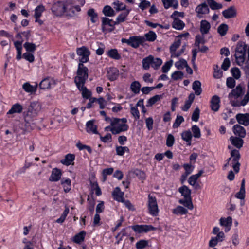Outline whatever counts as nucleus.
I'll return each instance as SVG.
<instances>
[{
	"mask_svg": "<svg viewBox=\"0 0 249 249\" xmlns=\"http://www.w3.org/2000/svg\"><path fill=\"white\" fill-rule=\"evenodd\" d=\"M230 141L233 146L238 149L241 148L243 146L244 141L242 138L231 136L230 138Z\"/></svg>",
	"mask_w": 249,
	"mask_h": 249,
	"instance_id": "b1692460",
	"label": "nucleus"
},
{
	"mask_svg": "<svg viewBox=\"0 0 249 249\" xmlns=\"http://www.w3.org/2000/svg\"><path fill=\"white\" fill-rule=\"evenodd\" d=\"M37 86V83H36V85L33 86L29 83L26 82L22 85V88L26 92L33 93L36 91Z\"/></svg>",
	"mask_w": 249,
	"mask_h": 249,
	"instance_id": "2f4dec72",
	"label": "nucleus"
},
{
	"mask_svg": "<svg viewBox=\"0 0 249 249\" xmlns=\"http://www.w3.org/2000/svg\"><path fill=\"white\" fill-rule=\"evenodd\" d=\"M107 55L109 57L115 60H119L121 58L116 49H111L108 50Z\"/></svg>",
	"mask_w": 249,
	"mask_h": 249,
	"instance_id": "e433bc0d",
	"label": "nucleus"
},
{
	"mask_svg": "<svg viewBox=\"0 0 249 249\" xmlns=\"http://www.w3.org/2000/svg\"><path fill=\"white\" fill-rule=\"evenodd\" d=\"M153 61V56L151 55L143 58L142 61V68L144 70H148L150 66H152V63Z\"/></svg>",
	"mask_w": 249,
	"mask_h": 249,
	"instance_id": "7c9ffc66",
	"label": "nucleus"
},
{
	"mask_svg": "<svg viewBox=\"0 0 249 249\" xmlns=\"http://www.w3.org/2000/svg\"><path fill=\"white\" fill-rule=\"evenodd\" d=\"M132 228L136 232L138 233H146L150 231H155L156 228L152 225H136L126 227L123 229L121 231L118 233L116 236V238L120 237L119 239L117 242V244L122 240L123 237H129L131 235V231L130 228Z\"/></svg>",
	"mask_w": 249,
	"mask_h": 249,
	"instance_id": "f03ea898",
	"label": "nucleus"
},
{
	"mask_svg": "<svg viewBox=\"0 0 249 249\" xmlns=\"http://www.w3.org/2000/svg\"><path fill=\"white\" fill-rule=\"evenodd\" d=\"M195 11L197 14V17H200L199 15L207 14L209 13L210 10L206 2H203L198 5L196 8Z\"/></svg>",
	"mask_w": 249,
	"mask_h": 249,
	"instance_id": "4468645a",
	"label": "nucleus"
},
{
	"mask_svg": "<svg viewBox=\"0 0 249 249\" xmlns=\"http://www.w3.org/2000/svg\"><path fill=\"white\" fill-rule=\"evenodd\" d=\"M40 109L41 106L40 104L38 102H33L31 103L27 112L33 116H36Z\"/></svg>",
	"mask_w": 249,
	"mask_h": 249,
	"instance_id": "f8f14e48",
	"label": "nucleus"
},
{
	"mask_svg": "<svg viewBox=\"0 0 249 249\" xmlns=\"http://www.w3.org/2000/svg\"><path fill=\"white\" fill-rule=\"evenodd\" d=\"M187 61L183 59H180L179 61L176 62L175 64L176 68L178 70H182L185 68V66H187Z\"/></svg>",
	"mask_w": 249,
	"mask_h": 249,
	"instance_id": "bf43d9fd",
	"label": "nucleus"
},
{
	"mask_svg": "<svg viewBox=\"0 0 249 249\" xmlns=\"http://www.w3.org/2000/svg\"><path fill=\"white\" fill-rule=\"evenodd\" d=\"M76 53L80 57L79 63L88 62L89 61V56L90 54V52L86 46H83L76 49Z\"/></svg>",
	"mask_w": 249,
	"mask_h": 249,
	"instance_id": "1a4fd4ad",
	"label": "nucleus"
},
{
	"mask_svg": "<svg viewBox=\"0 0 249 249\" xmlns=\"http://www.w3.org/2000/svg\"><path fill=\"white\" fill-rule=\"evenodd\" d=\"M245 179H243L242 180L241 187L240 189V191L237 192L235 196L238 199L241 200H244L245 197Z\"/></svg>",
	"mask_w": 249,
	"mask_h": 249,
	"instance_id": "bb28decb",
	"label": "nucleus"
},
{
	"mask_svg": "<svg viewBox=\"0 0 249 249\" xmlns=\"http://www.w3.org/2000/svg\"><path fill=\"white\" fill-rule=\"evenodd\" d=\"M231 73L233 76V77L238 79L241 76V73L239 69L237 67H234L231 69Z\"/></svg>",
	"mask_w": 249,
	"mask_h": 249,
	"instance_id": "69168bd1",
	"label": "nucleus"
},
{
	"mask_svg": "<svg viewBox=\"0 0 249 249\" xmlns=\"http://www.w3.org/2000/svg\"><path fill=\"white\" fill-rule=\"evenodd\" d=\"M86 232L84 231H80L79 233L76 234L73 237V242L76 243L80 244L84 241L86 235Z\"/></svg>",
	"mask_w": 249,
	"mask_h": 249,
	"instance_id": "37998d69",
	"label": "nucleus"
},
{
	"mask_svg": "<svg viewBox=\"0 0 249 249\" xmlns=\"http://www.w3.org/2000/svg\"><path fill=\"white\" fill-rule=\"evenodd\" d=\"M201 83L198 80L195 81L192 84V88L196 95H199L202 92Z\"/></svg>",
	"mask_w": 249,
	"mask_h": 249,
	"instance_id": "c9c22d12",
	"label": "nucleus"
},
{
	"mask_svg": "<svg viewBox=\"0 0 249 249\" xmlns=\"http://www.w3.org/2000/svg\"><path fill=\"white\" fill-rule=\"evenodd\" d=\"M74 159L75 155L74 154H68L65 156L64 159L60 160V162L63 165L69 166L73 164Z\"/></svg>",
	"mask_w": 249,
	"mask_h": 249,
	"instance_id": "5701e85b",
	"label": "nucleus"
},
{
	"mask_svg": "<svg viewBox=\"0 0 249 249\" xmlns=\"http://www.w3.org/2000/svg\"><path fill=\"white\" fill-rule=\"evenodd\" d=\"M87 14L90 18L91 21L93 23H95L98 18V15L95 12L94 9L93 8L89 9L88 11Z\"/></svg>",
	"mask_w": 249,
	"mask_h": 249,
	"instance_id": "864d4df0",
	"label": "nucleus"
},
{
	"mask_svg": "<svg viewBox=\"0 0 249 249\" xmlns=\"http://www.w3.org/2000/svg\"><path fill=\"white\" fill-rule=\"evenodd\" d=\"M233 131L235 135H238L240 138H244L246 136L245 129L239 124H235L233 126Z\"/></svg>",
	"mask_w": 249,
	"mask_h": 249,
	"instance_id": "6ab92c4d",
	"label": "nucleus"
},
{
	"mask_svg": "<svg viewBox=\"0 0 249 249\" xmlns=\"http://www.w3.org/2000/svg\"><path fill=\"white\" fill-rule=\"evenodd\" d=\"M78 89L81 91L82 97L85 99H89L91 96V92L84 86V84H80Z\"/></svg>",
	"mask_w": 249,
	"mask_h": 249,
	"instance_id": "cd10ccee",
	"label": "nucleus"
},
{
	"mask_svg": "<svg viewBox=\"0 0 249 249\" xmlns=\"http://www.w3.org/2000/svg\"><path fill=\"white\" fill-rule=\"evenodd\" d=\"M193 134V136L196 138H199L201 136L200 130L198 126L194 125L191 128Z\"/></svg>",
	"mask_w": 249,
	"mask_h": 249,
	"instance_id": "052dcab7",
	"label": "nucleus"
},
{
	"mask_svg": "<svg viewBox=\"0 0 249 249\" xmlns=\"http://www.w3.org/2000/svg\"><path fill=\"white\" fill-rule=\"evenodd\" d=\"M61 170L57 168L53 169L51 175L49 178V181L52 182H56L59 180L62 176Z\"/></svg>",
	"mask_w": 249,
	"mask_h": 249,
	"instance_id": "2eb2a0df",
	"label": "nucleus"
},
{
	"mask_svg": "<svg viewBox=\"0 0 249 249\" xmlns=\"http://www.w3.org/2000/svg\"><path fill=\"white\" fill-rule=\"evenodd\" d=\"M102 12L103 14L107 17H113L116 14L114 10L111 6L108 5L105 6L103 8Z\"/></svg>",
	"mask_w": 249,
	"mask_h": 249,
	"instance_id": "79ce46f5",
	"label": "nucleus"
},
{
	"mask_svg": "<svg viewBox=\"0 0 249 249\" xmlns=\"http://www.w3.org/2000/svg\"><path fill=\"white\" fill-rule=\"evenodd\" d=\"M112 4L114 6V8L117 12L126 9V6L118 0L114 1Z\"/></svg>",
	"mask_w": 249,
	"mask_h": 249,
	"instance_id": "6e6d98bb",
	"label": "nucleus"
},
{
	"mask_svg": "<svg viewBox=\"0 0 249 249\" xmlns=\"http://www.w3.org/2000/svg\"><path fill=\"white\" fill-rule=\"evenodd\" d=\"M69 212V208L68 206H66L65 210L63 212V213L61 214V216L59 218L56 220V222L58 223H62L66 219L67 215H68Z\"/></svg>",
	"mask_w": 249,
	"mask_h": 249,
	"instance_id": "13d9d810",
	"label": "nucleus"
},
{
	"mask_svg": "<svg viewBox=\"0 0 249 249\" xmlns=\"http://www.w3.org/2000/svg\"><path fill=\"white\" fill-rule=\"evenodd\" d=\"M127 119L125 118L122 119L113 118L111 120L110 125L112 128L110 131L113 134L116 135L122 132L127 131L129 126L126 124Z\"/></svg>",
	"mask_w": 249,
	"mask_h": 249,
	"instance_id": "7ed1b4c3",
	"label": "nucleus"
},
{
	"mask_svg": "<svg viewBox=\"0 0 249 249\" xmlns=\"http://www.w3.org/2000/svg\"><path fill=\"white\" fill-rule=\"evenodd\" d=\"M245 87L242 84L238 85L229 94L228 98L230 104L234 107H240L246 106L249 101V97L246 98V94L242 98L245 93Z\"/></svg>",
	"mask_w": 249,
	"mask_h": 249,
	"instance_id": "f257e3e1",
	"label": "nucleus"
},
{
	"mask_svg": "<svg viewBox=\"0 0 249 249\" xmlns=\"http://www.w3.org/2000/svg\"><path fill=\"white\" fill-rule=\"evenodd\" d=\"M116 154L119 156H123L125 152H129V148L126 147H123L121 146H116Z\"/></svg>",
	"mask_w": 249,
	"mask_h": 249,
	"instance_id": "4d7b16f0",
	"label": "nucleus"
},
{
	"mask_svg": "<svg viewBox=\"0 0 249 249\" xmlns=\"http://www.w3.org/2000/svg\"><path fill=\"white\" fill-rule=\"evenodd\" d=\"M183 73L181 71H176L173 72L171 75V78L174 80H178V79H182L183 77Z\"/></svg>",
	"mask_w": 249,
	"mask_h": 249,
	"instance_id": "680f3d73",
	"label": "nucleus"
},
{
	"mask_svg": "<svg viewBox=\"0 0 249 249\" xmlns=\"http://www.w3.org/2000/svg\"><path fill=\"white\" fill-rule=\"evenodd\" d=\"M54 85V81L49 77L43 79L39 83V86L41 89H48L51 88V85Z\"/></svg>",
	"mask_w": 249,
	"mask_h": 249,
	"instance_id": "aec40b11",
	"label": "nucleus"
},
{
	"mask_svg": "<svg viewBox=\"0 0 249 249\" xmlns=\"http://www.w3.org/2000/svg\"><path fill=\"white\" fill-rule=\"evenodd\" d=\"M44 10V7L42 5H38L36 7L34 15L36 21H38V19L41 16L42 13Z\"/></svg>",
	"mask_w": 249,
	"mask_h": 249,
	"instance_id": "8fccbe9b",
	"label": "nucleus"
},
{
	"mask_svg": "<svg viewBox=\"0 0 249 249\" xmlns=\"http://www.w3.org/2000/svg\"><path fill=\"white\" fill-rule=\"evenodd\" d=\"M163 97L162 95H155L153 97L150 98L147 102L146 106L147 107H151L157 102L160 101Z\"/></svg>",
	"mask_w": 249,
	"mask_h": 249,
	"instance_id": "a19ab883",
	"label": "nucleus"
},
{
	"mask_svg": "<svg viewBox=\"0 0 249 249\" xmlns=\"http://www.w3.org/2000/svg\"><path fill=\"white\" fill-rule=\"evenodd\" d=\"M76 74L77 76L74 78V83L77 88H79V85L85 84L86 80L88 78L89 70L84 64L79 63Z\"/></svg>",
	"mask_w": 249,
	"mask_h": 249,
	"instance_id": "39448f33",
	"label": "nucleus"
},
{
	"mask_svg": "<svg viewBox=\"0 0 249 249\" xmlns=\"http://www.w3.org/2000/svg\"><path fill=\"white\" fill-rule=\"evenodd\" d=\"M178 202L182 204L185 207H187L189 210H192L194 208L193 204L192 201V198H185L183 199H179Z\"/></svg>",
	"mask_w": 249,
	"mask_h": 249,
	"instance_id": "473e14b6",
	"label": "nucleus"
},
{
	"mask_svg": "<svg viewBox=\"0 0 249 249\" xmlns=\"http://www.w3.org/2000/svg\"><path fill=\"white\" fill-rule=\"evenodd\" d=\"M102 29L104 32L105 31V26L106 25H108L110 27L109 29H107L109 32H111L114 31L115 29L114 26L117 25V24L115 23V21H113L112 19H109L108 18L106 17H102Z\"/></svg>",
	"mask_w": 249,
	"mask_h": 249,
	"instance_id": "9b49d317",
	"label": "nucleus"
},
{
	"mask_svg": "<svg viewBox=\"0 0 249 249\" xmlns=\"http://www.w3.org/2000/svg\"><path fill=\"white\" fill-rule=\"evenodd\" d=\"M143 37H144L145 41L153 42L156 39L157 35L154 32L150 31L145 34Z\"/></svg>",
	"mask_w": 249,
	"mask_h": 249,
	"instance_id": "49530a36",
	"label": "nucleus"
},
{
	"mask_svg": "<svg viewBox=\"0 0 249 249\" xmlns=\"http://www.w3.org/2000/svg\"><path fill=\"white\" fill-rule=\"evenodd\" d=\"M180 44L181 40L180 39H178L171 45L170 47V52L172 57L175 54L176 50L180 46Z\"/></svg>",
	"mask_w": 249,
	"mask_h": 249,
	"instance_id": "de8ad7c7",
	"label": "nucleus"
},
{
	"mask_svg": "<svg viewBox=\"0 0 249 249\" xmlns=\"http://www.w3.org/2000/svg\"><path fill=\"white\" fill-rule=\"evenodd\" d=\"M67 10L65 12L67 14V15L72 17L75 15V11L79 12L81 10V8L79 5L72 6L69 2L66 3Z\"/></svg>",
	"mask_w": 249,
	"mask_h": 249,
	"instance_id": "dca6fc26",
	"label": "nucleus"
},
{
	"mask_svg": "<svg viewBox=\"0 0 249 249\" xmlns=\"http://www.w3.org/2000/svg\"><path fill=\"white\" fill-rule=\"evenodd\" d=\"M52 12L57 16H60L65 13L67 10L66 3L62 1H57L54 3L52 8Z\"/></svg>",
	"mask_w": 249,
	"mask_h": 249,
	"instance_id": "9d476101",
	"label": "nucleus"
},
{
	"mask_svg": "<svg viewBox=\"0 0 249 249\" xmlns=\"http://www.w3.org/2000/svg\"><path fill=\"white\" fill-rule=\"evenodd\" d=\"M247 46L243 41H239L237 44L235 49V57L238 65H240L241 63L245 61Z\"/></svg>",
	"mask_w": 249,
	"mask_h": 249,
	"instance_id": "423d86ee",
	"label": "nucleus"
},
{
	"mask_svg": "<svg viewBox=\"0 0 249 249\" xmlns=\"http://www.w3.org/2000/svg\"><path fill=\"white\" fill-rule=\"evenodd\" d=\"M22 42H23V40H21V41H16L14 42V46L17 51V54L16 56V59L18 60H20L21 58Z\"/></svg>",
	"mask_w": 249,
	"mask_h": 249,
	"instance_id": "c85d7f7f",
	"label": "nucleus"
},
{
	"mask_svg": "<svg viewBox=\"0 0 249 249\" xmlns=\"http://www.w3.org/2000/svg\"><path fill=\"white\" fill-rule=\"evenodd\" d=\"M178 191L181 194V195L185 198H191V191L189 188L183 185L182 187L179 188Z\"/></svg>",
	"mask_w": 249,
	"mask_h": 249,
	"instance_id": "72a5a7b5",
	"label": "nucleus"
},
{
	"mask_svg": "<svg viewBox=\"0 0 249 249\" xmlns=\"http://www.w3.org/2000/svg\"><path fill=\"white\" fill-rule=\"evenodd\" d=\"M22 110V106L19 103H16L12 106L11 108L8 111L7 114H12L15 113H21Z\"/></svg>",
	"mask_w": 249,
	"mask_h": 249,
	"instance_id": "f704fd0d",
	"label": "nucleus"
},
{
	"mask_svg": "<svg viewBox=\"0 0 249 249\" xmlns=\"http://www.w3.org/2000/svg\"><path fill=\"white\" fill-rule=\"evenodd\" d=\"M207 4L212 10H217L221 9L223 7L222 4L218 3L214 0H206Z\"/></svg>",
	"mask_w": 249,
	"mask_h": 249,
	"instance_id": "ea45409f",
	"label": "nucleus"
},
{
	"mask_svg": "<svg viewBox=\"0 0 249 249\" xmlns=\"http://www.w3.org/2000/svg\"><path fill=\"white\" fill-rule=\"evenodd\" d=\"M145 41L144 37L142 36H132L129 39L123 38L121 42L123 43H126L128 45L131 46L134 48H138L140 45H142Z\"/></svg>",
	"mask_w": 249,
	"mask_h": 249,
	"instance_id": "0eeeda50",
	"label": "nucleus"
},
{
	"mask_svg": "<svg viewBox=\"0 0 249 249\" xmlns=\"http://www.w3.org/2000/svg\"><path fill=\"white\" fill-rule=\"evenodd\" d=\"M147 205L149 213L153 216H157L159 212L157 199L150 194L148 196Z\"/></svg>",
	"mask_w": 249,
	"mask_h": 249,
	"instance_id": "6e6552de",
	"label": "nucleus"
},
{
	"mask_svg": "<svg viewBox=\"0 0 249 249\" xmlns=\"http://www.w3.org/2000/svg\"><path fill=\"white\" fill-rule=\"evenodd\" d=\"M184 26V23L178 18H176L172 23V27L178 30H182Z\"/></svg>",
	"mask_w": 249,
	"mask_h": 249,
	"instance_id": "a18cd8bd",
	"label": "nucleus"
},
{
	"mask_svg": "<svg viewBox=\"0 0 249 249\" xmlns=\"http://www.w3.org/2000/svg\"><path fill=\"white\" fill-rule=\"evenodd\" d=\"M228 30V26L225 23L220 24L217 28V32L221 36H224Z\"/></svg>",
	"mask_w": 249,
	"mask_h": 249,
	"instance_id": "3c124183",
	"label": "nucleus"
},
{
	"mask_svg": "<svg viewBox=\"0 0 249 249\" xmlns=\"http://www.w3.org/2000/svg\"><path fill=\"white\" fill-rule=\"evenodd\" d=\"M162 61L161 59L159 58H154L153 57V61L152 63V67L154 69H158L161 65Z\"/></svg>",
	"mask_w": 249,
	"mask_h": 249,
	"instance_id": "774afa93",
	"label": "nucleus"
},
{
	"mask_svg": "<svg viewBox=\"0 0 249 249\" xmlns=\"http://www.w3.org/2000/svg\"><path fill=\"white\" fill-rule=\"evenodd\" d=\"M119 76V71L115 68H110L107 71V76L110 81L115 80Z\"/></svg>",
	"mask_w": 249,
	"mask_h": 249,
	"instance_id": "4be33fe9",
	"label": "nucleus"
},
{
	"mask_svg": "<svg viewBox=\"0 0 249 249\" xmlns=\"http://www.w3.org/2000/svg\"><path fill=\"white\" fill-rule=\"evenodd\" d=\"M184 121L183 117L182 116L178 115L175 120V122L173 124L174 128H178L180 124Z\"/></svg>",
	"mask_w": 249,
	"mask_h": 249,
	"instance_id": "e2e57ef3",
	"label": "nucleus"
},
{
	"mask_svg": "<svg viewBox=\"0 0 249 249\" xmlns=\"http://www.w3.org/2000/svg\"><path fill=\"white\" fill-rule=\"evenodd\" d=\"M211 28L210 23L206 20H202L200 22V31L202 35L207 34Z\"/></svg>",
	"mask_w": 249,
	"mask_h": 249,
	"instance_id": "a878e982",
	"label": "nucleus"
},
{
	"mask_svg": "<svg viewBox=\"0 0 249 249\" xmlns=\"http://www.w3.org/2000/svg\"><path fill=\"white\" fill-rule=\"evenodd\" d=\"M181 138L187 142V145H191V140L192 138V134L190 130L183 131L181 134Z\"/></svg>",
	"mask_w": 249,
	"mask_h": 249,
	"instance_id": "c756f323",
	"label": "nucleus"
},
{
	"mask_svg": "<svg viewBox=\"0 0 249 249\" xmlns=\"http://www.w3.org/2000/svg\"><path fill=\"white\" fill-rule=\"evenodd\" d=\"M36 117L27 112H24V123L21 124L20 126L21 131H18L17 133L18 134H24L26 132H30L35 129L36 127V124L35 122Z\"/></svg>",
	"mask_w": 249,
	"mask_h": 249,
	"instance_id": "20e7f679",
	"label": "nucleus"
},
{
	"mask_svg": "<svg viewBox=\"0 0 249 249\" xmlns=\"http://www.w3.org/2000/svg\"><path fill=\"white\" fill-rule=\"evenodd\" d=\"M124 192H122L119 187H116L112 193V196L114 200L118 202L124 201Z\"/></svg>",
	"mask_w": 249,
	"mask_h": 249,
	"instance_id": "f3484780",
	"label": "nucleus"
},
{
	"mask_svg": "<svg viewBox=\"0 0 249 249\" xmlns=\"http://www.w3.org/2000/svg\"><path fill=\"white\" fill-rule=\"evenodd\" d=\"M129 10H126L124 12L121 13L117 18L116 20L115 21L114 24H118L120 23L123 22L125 20V19L129 13Z\"/></svg>",
	"mask_w": 249,
	"mask_h": 249,
	"instance_id": "58836bf2",
	"label": "nucleus"
},
{
	"mask_svg": "<svg viewBox=\"0 0 249 249\" xmlns=\"http://www.w3.org/2000/svg\"><path fill=\"white\" fill-rule=\"evenodd\" d=\"M148 246V241L145 240H141L136 244L137 249H142Z\"/></svg>",
	"mask_w": 249,
	"mask_h": 249,
	"instance_id": "0e129e2a",
	"label": "nucleus"
},
{
	"mask_svg": "<svg viewBox=\"0 0 249 249\" xmlns=\"http://www.w3.org/2000/svg\"><path fill=\"white\" fill-rule=\"evenodd\" d=\"M86 130L88 133H92L93 134H99L97 128V126L94 124V120H92L87 122Z\"/></svg>",
	"mask_w": 249,
	"mask_h": 249,
	"instance_id": "412c9836",
	"label": "nucleus"
},
{
	"mask_svg": "<svg viewBox=\"0 0 249 249\" xmlns=\"http://www.w3.org/2000/svg\"><path fill=\"white\" fill-rule=\"evenodd\" d=\"M221 225L230 228L232 225V218L231 217H228L227 218H221L220 219Z\"/></svg>",
	"mask_w": 249,
	"mask_h": 249,
	"instance_id": "09e8293b",
	"label": "nucleus"
},
{
	"mask_svg": "<svg viewBox=\"0 0 249 249\" xmlns=\"http://www.w3.org/2000/svg\"><path fill=\"white\" fill-rule=\"evenodd\" d=\"M24 47L28 52L33 53L36 50L35 44L28 42H25L23 45Z\"/></svg>",
	"mask_w": 249,
	"mask_h": 249,
	"instance_id": "5fc2aeb1",
	"label": "nucleus"
},
{
	"mask_svg": "<svg viewBox=\"0 0 249 249\" xmlns=\"http://www.w3.org/2000/svg\"><path fill=\"white\" fill-rule=\"evenodd\" d=\"M164 7L167 9L169 7H172L174 9L178 8V4L177 0H161Z\"/></svg>",
	"mask_w": 249,
	"mask_h": 249,
	"instance_id": "393cba45",
	"label": "nucleus"
},
{
	"mask_svg": "<svg viewBox=\"0 0 249 249\" xmlns=\"http://www.w3.org/2000/svg\"><path fill=\"white\" fill-rule=\"evenodd\" d=\"M141 84L139 81H135L131 83L130 85V89L131 91L135 94L140 92Z\"/></svg>",
	"mask_w": 249,
	"mask_h": 249,
	"instance_id": "c03bdc74",
	"label": "nucleus"
},
{
	"mask_svg": "<svg viewBox=\"0 0 249 249\" xmlns=\"http://www.w3.org/2000/svg\"><path fill=\"white\" fill-rule=\"evenodd\" d=\"M173 213L177 215H183L186 214L188 213V210L182 206H178L173 210Z\"/></svg>",
	"mask_w": 249,
	"mask_h": 249,
	"instance_id": "603ef678",
	"label": "nucleus"
},
{
	"mask_svg": "<svg viewBox=\"0 0 249 249\" xmlns=\"http://www.w3.org/2000/svg\"><path fill=\"white\" fill-rule=\"evenodd\" d=\"M220 98L217 95H214L211 100V108L213 111H217L220 107Z\"/></svg>",
	"mask_w": 249,
	"mask_h": 249,
	"instance_id": "a211bd4d",
	"label": "nucleus"
},
{
	"mask_svg": "<svg viewBox=\"0 0 249 249\" xmlns=\"http://www.w3.org/2000/svg\"><path fill=\"white\" fill-rule=\"evenodd\" d=\"M231 157H232V165L236 164V163H240L239 160L240 158V154L238 150L234 149L231 152Z\"/></svg>",
	"mask_w": 249,
	"mask_h": 249,
	"instance_id": "4c0bfd02",
	"label": "nucleus"
},
{
	"mask_svg": "<svg viewBox=\"0 0 249 249\" xmlns=\"http://www.w3.org/2000/svg\"><path fill=\"white\" fill-rule=\"evenodd\" d=\"M131 106V113L134 117L135 120H137L140 118L139 111L136 107H133L132 104Z\"/></svg>",
	"mask_w": 249,
	"mask_h": 249,
	"instance_id": "338daca9",
	"label": "nucleus"
},
{
	"mask_svg": "<svg viewBox=\"0 0 249 249\" xmlns=\"http://www.w3.org/2000/svg\"><path fill=\"white\" fill-rule=\"evenodd\" d=\"M222 15L226 19L233 18L236 16V10L234 6H230L222 12Z\"/></svg>",
	"mask_w": 249,
	"mask_h": 249,
	"instance_id": "ddd939ff",
	"label": "nucleus"
}]
</instances>
